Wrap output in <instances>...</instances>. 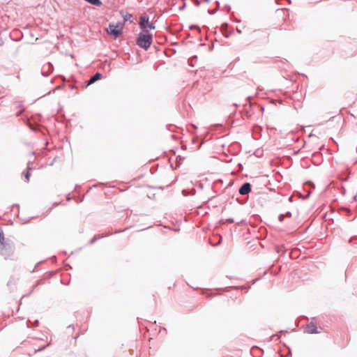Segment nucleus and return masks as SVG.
<instances>
[{"label":"nucleus","instance_id":"f257e3e1","mask_svg":"<svg viewBox=\"0 0 357 357\" xmlns=\"http://www.w3.org/2000/svg\"><path fill=\"white\" fill-rule=\"evenodd\" d=\"M153 41V35L149 30H142L137 39V44L145 50H147Z\"/></svg>","mask_w":357,"mask_h":357},{"label":"nucleus","instance_id":"f03ea898","mask_svg":"<svg viewBox=\"0 0 357 357\" xmlns=\"http://www.w3.org/2000/svg\"><path fill=\"white\" fill-rule=\"evenodd\" d=\"M123 31V25L121 23L109 24L107 29V33L112 36L114 38L121 35Z\"/></svg>","mask_w":357,"mask_h":357},{"label":"nucleus","instance_id":"7ed1b4c3","mask_svg":"<svg viewBox=\"0 0 357 357\" xmlns=\"http://www.w3.org/2000/svg\"><path fill=\"white\" fill-rule=\"evenodd\" d=\"M139 25L142 30H148L147 28L150 29H155L154 24L153 22H149V18L146 15H142L140 16Z\"/></svg>","mask_w":357,"mask_h":357},{"label":"nucleus","instance_id":"20e7f679","mask_svg":"<svg viewBox=\"0 0 357 357\" xmlns=\"http://www.w3.org/2000/svg\"><path fill=\"white\" fill-rule=\"evenodd\" d=\"M8 248H10V246L5 244L3 231L0 229V253L3 255H6V251Z\"/></svg>","mask_w":357,"mask_h":357},{"label":"nucleus","instance_id":"39448f33","mask_svg":"<svg viewBox=\"0 0 357 357\" xmlns=\"http://www.w3.org/2000/svg\"><path fill=\"white\" fill-rule=\"evenodd\" d=\"M251 190V185L249 183H245L239 189V193L242 195H247Z\"/></svg>","mask_w":357,"mask_h":357},{"label":"nucleus","instance_id":"423d86ee","mask_svg":"<svg viewBox=\"0 0 357 357\" xmlns=\"http://www.w3.org/2000/svg\"><path fill=\"white\" fill-rule=\"evenodd\" d=\"M306 332L308 333H317V327L314 324H309L307 326Z\"/></svg>","mask_w":357,"mask_h":357},{"label":"nucleus","instance_id":"0eeeda50","mask_svg":"<svg viewBox=\"0 0 357 357\" xmlns=\"http://www.w3.org/2000/svg\"><path fill=\"white\" fill-rule=\"evenodd\" d=\"M102 77V75L99 73H96L89 81V84H91L94 83L96 81L100 79Z\"/></svg>","mask_w":357,"mask_h":357},{"label":"nucleus","instance_id":"6e6552de","mask_svg":"<svg viewBox=\"0 0 357 357\" xmlns=\"http://www.w3.org/2000/svg\"><path fill=\"white\" fill-rule=\"evenodd\" d=\"M85 1L93 6H100L102 5V2L100 0H85Z\"/></svg>","mask_w":357,"mask_h":357},{"label":"nucleus","instance_id":"1a4fd4ad","mask_svg":"<svg viewBox=\"0 0 357 357\" xmlns=\"http://www.w3.org/2000/svg\"><path fill=\"white\" fill-rule=\"evenodd\" d=\"M29 176H30V174H29V172H27L26 173V174H25V178H26V181H29Z\"/></svg>","mask_w":357,"mask_h":357}]
</instances>
